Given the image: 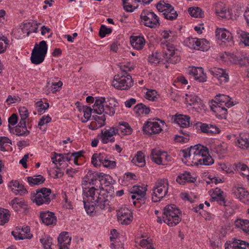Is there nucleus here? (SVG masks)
<instances>
[{"label": "nucleus", "mask_w": 249, "mask_h": 249, "mask_svg": "<svg viewBox=\"0 0 249 249\" xmlns=\"http://www.w3.org/2000/svg\"><path fill=\"white\" fill-rule=\"evenodd\" d=\"M63 83L61 81H59L58 82L53 83L50 87L48 89L45 90L47 94H49L51 91L53 93H55L56 91L59 90L60 88L62 87Z\"/></svg>", "instance_id": "nucleus-46"}, {"label": "nucleus", "mask_w": 249, "mask_h": 249, "mask_svg": "<svg viewBox=\"0 0 249 249\" xmlns=\"http://www.w3.org/2000/svg\"><path fill=\"white\" fill-rule=\"evenodd\" d=\"M51 159L53 163L55 164L59 163L61 165V162L64 161V155L54 152V155L52 157Z\"/></svg>", "instance_id": "nucleus-51"}, {"label": "nucleus", "mask_w": 249, "mask_h": 249, "mask_svg": "<svg viewBox=\"0 0 249 249\" xmlns=\"http://www.w3.org/2000/svg\"><path fill=\"white\" fill-rule=\"evenodd\" d=\"M197 38L188 37L185 41L186 45L191 49L196 50L198 46L197 45Z\"/></svg>", "instance_id": "nucleus-47"}, {"label": "nucleus", "mask_w": 249, "mask_h": 249, "mask_svg": "<svg viewBox=\"0 0 249 249\" xmlns=\"http://www.w3.org/2000/svg\"><path fill=\"white\" fill-rule=\"evenodd\" d=\"M99 179L100 173L93 172L89 170L83 179L82 186L89 187L95 186L98 188L100 183Z\"/></svg>", "instance_id": "nucleus-14"}, {"label": "nucleus", "mask_w": 249, "mask_h": 249, "mask_svg": "<svg viewBox=\"0 0 249 249\" xmlns=\"http://www.w3.org/2000/svg\"><path fill=\"white\" fill-rule=\"evenodd\" d=\"M215 13L218 17L222 19H230V18H231L230 10L227 9L222 2H218L216 4Z\"/></svg>", "instance_id": "nucleus-21"}, {"label": "nucleus", "mask_w": 249, "mask_h": 249, "mask_svg": "<svg viewBox=\"0 0 249 249\" xmlns=\"http://www.w3.org/2000/svg\"><path fill=\"white\" fill-rule=\"evenodd\" d=\"M187 72L189 75H193L194 77L197 76V74H201L202 76L199 75V77H197L199 82H204L206 81L207 77L201 67H192L188 70Z\"/></svg>", "instance_id": "nucleus-25"}, {"label": "nucleus", "mask_w": 249, "mask_h": 249, "mask_svg": "<svg viewBox=\"0 0 249 249\" xmlns=\"http://www.w3.org/2000/svg\"><path fill=\"white\" fill-rule=\"evenodd\" d=\"M140 18L144 26L154 28L160 25L159 18L154 12L147 10H143Z\"/></svg>", "instance_id": "nucleus-12"}, {"label": "nucleus", "mask_w": 249, "mask_h": 249, "mask_svg": "<svg viewBox=\"0 0 249 249\" xmlns=\"http://www.w3.org/2000/svg\"><path fill=\"white\" fill-rule=\"evenodd\" d=\"M161 152L160 150L153 149L152 151L151 158L153 161L158 164H162V158L160 157Z\"/></svg>", "instance_id": "nucleus-38"}, {"label": "nucleus", "mask_w": 249, "mask_h": 249, "mask_svg": "<svg viewBox=\"0 0 249 249\" xmlns=\"http://www.w3.org/2000/svg\"><path fill=\"white\" fill-rule=\"evenodd\" d=\"M235 226L240 229L244 232L249 234V220L247 219H237L234 222Z\"/></svg>", "instance_id": "nucleus-28"}, {"label": "nucleus", "mask_w": 249, "mask_h": 249, "mask_svg": "<svg viewBox=\"0 0 249 249\" xmlns=\"http://www.w3.org/2000/svg\"><path fill=\"white\" fill-rule=\"evenodd\" d=\"M233 105V102L231 101L230 96L219 94L215 96L214 99L212 100L210 106L211 109L216 115L221 118H225V116L227 114V109L226 107L229 108Z\"/></svg>", "instance_id": "nucleus-4"}, {"label": "nucleus", "mask_w": 249, "mask_h": 249, "mask_svg": "<svg viewBox=\"0 0 249 249\" xmlns=\"http://www.w3.org/2000/svg\"><path fill=\"white\" fill-rule=\"evenodd\" d=\"M215 35L218 39L223 42H230L232 40L231 34L224 28H218L215 31Z\"/></svg>", "instance_id": "nucleus-23"}, {"label": "nucleus", "mask_w": 249, "mask_h": 249, "mask_svg": "<svg viewBox=\"0 0 249 249\" xmlns=\"http://www.w3.org/2000/svg\"><path fill=\"white\" fill-rule=\"evenodd\" d=\"M165 124L164 121L154 118L149 119L146 122L142 127L144 134L148 135L159 134L162 130V125Z\"/></svg>", "instance_id": "nucleus-10"}, {"label": "nucleus", "mask_w": 249, "mask_h": 249, "mask_svg": "<svg viewBox=\"0 0 249 249\" xmlns=\"http://www.w3.org/2000/svg\"><path fill=\"white\" fill-rule=\"evenodd\" d=\"M10 214L5 209L0 208V225H3L9 221Z\"/></svg>", "instance_id": "nucleus-40"}, {"label": "nucleus", "mask_w": 249, "mask_h": 249, "mask_svg": "<svg viewBox=\"0 0 249 249\" xmlns=\"http://www.w3.org/2000/svg\"><path fill=\"white\" fill-rule=\"evenodd\" d=\"M58 244H70L71 237L69 236V233L66 231L61 232L57 238Z\"/></svg>", "instance_id": "nucleus-35"}, {"label": "nucleus", "mask_w": 249, "mask_h": 249, "mask_svg": "<svg viewBox=\"0 0 249 249\" xmlns=\"http://www.w3.org/2000/svg\"><path fill=\"white\" fill-rule=\"evenodd\" d=\"M40 218L42 222L48 226H54L57 222V218L54 213L49 211L40 212Z\"/></svg>", "instance_id": "nucleus-18"}, {"label": "nucleus", "mask_w": 249, "mask_h": 249, "mask_svg": "<svg viewBox=\"0 0 249 249\" xmlns=\"http://www.w3.org/2000/svg\"><path fill=\"white\" fill-rule=\"evenodd\" d=\"M118 103L114 99L110 98L106 100L104 97H98L95 100L93 106V109L87 106H84L82 110L84 113V119L82 120L83 123H86L91 117L92 111L98 114H102L105 113L110 116H112L115 113L116 107Z\"/></svg>", "instance_id": "nucleus-2"}, {"label": "nucleus", "mask_w": 249, "mask_h": 249, "mask_svg": "<svg viewBox=\"0 0 249 249\" xmlns=\"http://www.w3.org/2000/svg\"><path fill=\"white\" fill-rule=\"evenodd\" d=\"M183 157L188 159L195 165H210L214 160L210 156L207 147L198 144L183 150Z\"/></svg>", "instance_id": "nucleus-3"}, {"label": "nucleus", "mask_w": 249, "mask_h": 249, "mask_svg": "<svg viewBox=\"0 0 249 249\" xmlns=\"http://www.w3.org/2000/svg\"><path fill=\"white\" fill-rule=\"evenodd\" d=\"M174 33L171 30H164L161 33V36L163 38L170 41L174 40Z\"/></svg>", "instance_id": "nucleus-48"}, {"label": "nucleus", "mask_w": 249, "mask_h": 249, "mask_svg": "<svg viewBox=\"0 0 249 249\" xmlns=\"http://www.w3.org/2000/svg\"><path fill=\"white\" fill-rule=\"evenodd\" d=\"M148 61L151 64H158L160 61L159 54L158 53H152L148 57Z\"/></svg>", "instance_id": "nucleus-52"}, {"label": "nucleus", "mask_w": 249, "mask_h": 249, "mask_svg": "<svg viewBox=\"0 0 249 249\" xmlns=\"http://www.w3.org/2000/svg\"><path fill=\"white\" fill-rule=\"evenodd\" d=\"M84 208L89 214L96 210H105L109 206L110 196L105 190H101L95 186H82Z\"/></svg>", "instance_id": "nucleus-1"}, {"label": "nucleus", "mask_w": 249, "mask_h": 249, "mask_svg": "<svg viewBox=\"0 0 249 249\" xmlns=\"http://www.w3.org/2000/svg\"><path fill=\"white\" fill-rule=\"evenodd\" d=\"M53 238L48 235H44L40 239L43 247L45 249H50L52 244Z\"/></svg>", "instance_id": "nucleus-43"}, {"label": "nucleus", "mask_w": 249, "mask_h": 249, "mask_svg": "<svg viewBox=\"0 0 249 249\" xmlns=\"http://www.w3.org/2000/svg\"><path fill=\"white\" fill-rule=\"evenodd\" d=\"M48 46L44 40L40 41L38 45L36 44L33 49L30 57L31 62L38 65L43 62L47 53Z\"/></svg>", "instance_id": "nucleus-8"}, {"label": "nucleus", "mask_w": 249, "mask_h": 249, "mask_svg": "<svg viewBox=\"0 0 249 249\" xmlns=\"http://www.w3.org/2000/svg\"><path fill=\"white\" fill-rule=\"evenodd\" d=\"M120 68L121 70V73L128 74L127 72L134 70L135 67L132 63L127 62L126 63L122 64L120 66Z\"/></svg>", "instance_id": "nucleus-44"}, {"label": "nucleus", "mask_w": 249, "mask_h": 249, "mask_svg": "<svg viewBox=\"0 0 249 249\" xmlns=\"http://www.w3.org/2000/svg\"><path fill=\"white\" fill-rule=\"evenodd\" d=\"M9 129L11 132L20 136H26L30 133L27 127H22L19 126H16L15 127L9 126Z\"/></svg>", "instance_id": "nucleus-33"}, {"label": "nucleus", "mask_w": 249, "mask_h": 249, "mask_svg": "<svg viewBox=\"0 0 249 249\" xmlns=\"http://www.w3.org/2000/svg\"><path fill=\"white\" fill-rule=\"evenodd\" d=\"M111 236L110 237V240L111 242L110 245V248L112 249H115V245L114 243V241L118 237V232L116 230L113 229L110 231Z\"/></svg>", "instance_id": "nucleus-54"}, {"label": "nucleus", "mask_w": 249, "mask_h": 249, "mask_svg": "<svg viewBox=\"0 0 249 249\" xmlns=\"http://www.w3.org/2000/svg\"><path fill=\"white\" fill-rule=\"evenodd\" d=\"M18 111L21 120H26L29 116L28 109L24 107H21L19 108Z\"/></svg>", "instance_id": "nucleus-55"}, {"label": "nucleus", "mask_w": 249, "mask_h": 249, "mask_svg": "<svg viewBox=\"0 0 249 249\" xmlns=\"http://www.w3.org/2000/svg\"><path fill=\"white\" fill-rule=\"evenodd\" d=\"M237 34L241 41L246 46H249V33L240 30L237 31Z\"/></svg>", "instance_id": "nucleus-41"}, {"label": "nucleus", "mask_w": 249, "mask_h": 249, "mask_svg": "<svg viewBox=\"0 0 249 249\" xmlns=\"http://www.w3.org/2000/svg\"><path fill=\"white\" fill-rule=\"evenodd\" d=\"M140 245L142 247H146L148 249H154L148 238L141 240L140 242Z\"/></svg>", "instance_id": "nucleus-61"}, {"label": "nucleus", "mask_w": 249, "mask_h": 249, "mask_svg": "<svg viewBox=\"0 0 249 249\" xmlns=\"http://www.w3.org/2000/svg\"><path fill=\"white\" fill-rule=\"evenodd\" d=\"M209 72L217 80L218 82L216 83L217 85H221L229 81V76L226 70L214 67L209 70Z\"/></svg>", "instance_id": "nucleus-15"}, {"label": "nucleus", "mask_w": 249, "mask_h": 249, "mask_svg": "<svg viewBox=\"0 0 249 249\" xmlns=\"http://www.w3.org/2000/svg\"><path fill=\"white\" fill-rule=\"evenodd\" d=\"M116 132L118 135H129L132 131V129L127 123H119L118 125L116 126Z\"/></svg>", "instance_id": "nucleus-26"}, {"label": "nucleus", "mask_w": 249, "mask_h": 249, "mask_svg": "<svg viewBox=\"0 0 249 249\" xmlns=\"http://www.w3.org/2000/svg\"><path fill=\"white\" fill-rule=\"evenodd\" d=\"M163 15L166 19L173 20L177 18L178 14L173 6L169 9V11H165L164 13H163Z\"/></svg>", "instance_id": "nucleus-36"}, {"label": "nucleus", "mask_w": 249, "mask_h": 249, "mask_svg": "<svg viewBox=\"0 0 249 249\" xmlns=\"http://www.w3.org/2000/svg\"><path fill=\"white\" fill-rule=\"evenodd\" d=\"M173 7L171 4L165 3L164 1H160L156 5L158 10L160 12L164 13L165 11H169V9Z\"/></svg>", "instance_id": "nucleus-42"}, {"label": "nucleus", "mask_w": 249, "mask_h": 249, "mask_svg": "<svg viewBox=\"0 0 249 249\" xmlns=\"http://www.w3.org/2000/svg\"><path fill=\"white\" fill-rule=\"evenodd\" d=\"M134 111L138 115H147L150 113V108L142 103H140L134 107Z\"/></svg>", "instance_id": "nucleus-30"}, {"label": "nucleus", "mask_w": 249, "mask_h": 249, "mask_svg": "<svg viewBox=\"0 0 249 249\" xmlns=\"http://www.w3.org/2000/svg\"><path fill=\"white\" fill-rule=\"evenodd\" d=\"M12 234L16 240H23L27 238L25 234H21V232L18 228L16 229V231H13L12 232Z\"/></svg>", "instance_id": "nucleus-60"}, {"label": "nucleus", "mask_w": 249, "mask_h": 249, "mask_svg": "<svg viewBox=\"0 0 249 249\" xmlns=\"http://www.w3.org/2000/svg\"><path fill=\"white\" fill-rule=\"evenodd\" d=\"M9 44V40L7 37L2 36L0 37V53H3L6 49V46Z\"/></svg>", "instance_id": "nucleus-49"}, {"label": "nucleus", "mask_w": 249, "mask_h": 249, "mask_svg": "<svg viewBox=\"0 0 249 249\" xmlns=\"http://www.w3.org/2000/svg\"><path fill=\"white\" fill-rule=\"evenodd\" d=\"M146 189L145 187H143L141 186H136L135 185L133 187V190L132 193H134L135 194H141V193H143V195L146 194Z\"/></svg>", "instance_id": "nucleus-62"}, {"label": "nucleus", "mask_w": 249, "mask_h": 249, "mask_svg": "<svg viewBox=\"0 0 249 249\" xmlns=\"http://www.w3.org/2000/svg\"><path fill=\"white\" fill-rule=\"evenodd\" d=\"M117 134L116 127H107L102 130L100 137L103 143L106 144L108 142H113L115 141L114 135Z\"/></svg>", "instance_id": "nucleus-17"}, {"label": "nucleus", "mask_w": 249, "mask_h": 249, "mask_svg": "<svg viewBox=\"0 0 249 249\" xmlns=\"http://www.w3.org/2000/svg\"><path fill=\"white\" fill-rule=\"evenodd\" d=\"M112 32V29L110 28H107L105 25H101L99 32V35L101 38L105 37L106 35L109 34Z\"/></svg>", "instance_id": "nucleus-53"}, {"label": "nucleus", "mask_w": 249, "mask_h": 249, "mask_svg": "<svg viewBox=\"0 0 249 249\" xmlns=\"http://www.w3.org/2000/svg\"><path fill=\"white\" fill-rule=\"evenodd\" d=\"M19 231L21 232V234H25L27 238L26 239H30L32 237V235L30 233V228L28 226L22 227L21 229L20 227H17Z\"/></svg>", "instance_id": "nucleus-56"}, {"label": "nucleus", "mask_w": 249, "mask_h": 249, "mask_svg": "<svg viewBox=\"0 0 249 249\" xmlns=\"http://www.w3.org/2000/svg\"><path fill=\"white\" fill-rule=\"evenodd\" d=\"M131 46L136 50H142L145 44V40L142 36H131L130 39Z\"/></svg>", "instance_id": "nucleus-24"}, {"label": "nucleus", "mask_w": 249, "mask_h": 249, "mask_svg": "<svg viewBox=\"0 0 249 249\" xmlns=\"http://www.w3.org/2000/svg\"><path fill=\"white\" fill-rule=\"evenodd\" d=\"M188 12L191 16L194 18H202L204 15L201 8L198 7H191L188 9Z\"/></svg>", "instance_id": "nucleus-37"}, {"label": "nucleus", "mask_w": 249, "mask_h": 249, "mask_svg": "<svg viewBox=\"0 0 249 249\" xmlns=\"http://www.w3.org/2000/svg\"><path fill=\"white\" fill-rule=\"evenodd\" d=\"M51 193V189L42 188L36 190V193H32L31 199L33 202L38 206L43 204H48L51 202L50 196Z\"/></svg>", "instance_id": "nucleus-11"}, {"label": "nucleus", "mask_w": 249, "mask_h": 249, "mask_svg": "<svg viewBox=\"0 0 249 249\" xmlns=\"http://www.w3.org/2000/svg\"><path fill=\"white\" fill-rule=\"evenodd\" d=\"M12 190L16 195L19 194L20 195H22L27 193V190L26 189V188H24V186L22 185V184H20V185L18 187V188H13Z\"/></svg>", "instance_id": "nucleus-59"}, {"label": "nucleus", "mask_w": 249, "mask_h": 249, "mask_svg": "<svg viewBox=\"0 0 249 249\" xmlns=\"http://www.w3.org/2000/svg\"><path fill=\"white\" fill-rule=\"evenodd\" d=\"M194 127L197 131L205 133L208 135H213L220 132V129L216 125L211 124L203 123L197 122L194 125Z\"/></svg>", "instance_id": "nucleus-13"}, {"label": "nucleus", "mask_w": 249, "mask_h": 249, "mask_svg": "<svg viewBox=\"0 0 249 249\" xmlns=\"http://www.w3.org/2000/svg\"><path fill=\"white\" fill-rule=\"evenodd\" d=\"M181 212L174 204L166 206L163 209V222L171 227L177 225L181 220Z\"/></svg>", "instance_id": "nucleus-5"}, {"label": "nucleus", "mask_w": 249, "mask_h": 249, "mask_svg": "<svg viewBox=\"0 0 249 249\" xmlns=\"http://www.w3.org/2000/svg\"><path fill=\"white\" fill-rule=\"evenodd\" d=\"M11 144V141L7 137H0V149L2 151H6L5 147Z\"/></svg>", "instance_id": "nucleus-50"}, {"label": "nucleus", "mask_w": 249, "mask_h": 249, "mask_svg": "<svg viewBox=\"0 0 249 249\" xmlns=\"http://www.w3.org/2000/svg\"><path fill=\"white\" fill-rule=\"evenodd\" d=\"M51 120L52 118L49 115L43 116L40 119L38 124V126L39 129L43 131H45L46 130V128H43L42 126L45 124L50 123L51 121Z\"/></svg>", "instance_id": "nucleus-45"}, {"label": "nucleus", "mask_w": 249, "mask_h": 249, "mask_svg": "<svg viewBox=\"0 0 249 249\" xmlns=\"http://www.w3.org/2000/svg\"><path fill=\"white\" fill-rule=\"evenodd\" d=\"M230 248L228 249H249V243L243 240L234 239Z\"/></svg>", "instance_id": "nucleus-29"}, {"label": "nucleus", "mask_w": 249, "mask_h": 249, "mask_svg": "<svg viewBox=\"0 0 249 249\" xmlns=\"http://www.w3.org/2000/svg\"><path fill=\"white\" fill-rule=\"evenodd\" d=\"M237 142L239 147L247 149L249 147V134H240Z\"/></svg>", "instance_id": "nucleus-34"}, {"label": "nucleus", "mask_w": 249, "mask_h": 249, "mask_svg": "<svg viewBox=\"0 0 249 249\" xmlns=\"http://www.w3.org/2000/svg\"><path fill=\"white\" fill-rule=\"evenodd\" d=\"M118 221L122 225H128L133 220L132 213L127 208H121L117 212Z\"/></svg>", "instance_id": "nucleus-16"}, {"label": "nucleus", "mask_w": 249, "mask_h": 249, "mask_svg": "<svg viewBox=\"0 0 249 249\" xmlns=\"http://www.w3.org/2000/svg\"><path fill=\"white\" fill-rule=\"evenodd\" d=\"M112 85L116 89L127 90L133 86V81L130 74L119 73L114 76Z\"/></svg>", "instance_id": "nucleus-9"}, {"label": "nucleus", "mask_w": 249, "mask_h": 249, "mask_svg": "<svg viewBox=\"0 0 249 249\" xmlns=\"http://www.w3.org/2000/svg\"><path fill=\"white\" fill-rule=\"evenodd\" d=\"M45 180V178L40 175L27 177V181L31 186L41 184Z\"/></svg>", "instance_id": "nucleus-31"}, {"label": "nucleus", "mask_w": 249, "mask_h": 249, "mask_svg": "<svg viewBox=\"0 0 249 249\" xmlns=\"http://www.w3.org/2000/svg\"><path fill=\"white\" fill-rule=\"evenodd\" d=\"M229 61L234 64L240 66H246L249 64V59L245 56H241L239 53H229L228 55Z\"/></svg>", "instance_id": "nucleus-19"}, {"label": "nucleus", "mask_w": 249, "mask_h": 249, "mask_svg": "<svg viewBox=\"0 0 249 249\" xmlns=\"http://www.w3.org/2000/svg\"><path fill=\"white\" fill-rule=\"evenodd\" d=\"M172 120L180 125V127H188L190 126V117L188 115L179 114L171 116Z\"/></svg>", "instance_id": "nucleus-22"}, {"label": "nucleus", "mask_w": 249, "mask_h": 249, "mask_svg": "<svg viewBox=\"0 0 249 249\" xmlns=\"http://www.w3.org/2000/svg\"><path fill=\"white\" fill-rule=\"evenodd\" d=\"M160 45L163 50V59L166 62L176 64L180 61L179 51L174 44L165 40L161 41Z\"/></svg>", "instance_id": "nucleus-6"}, {"label": "nucleus", "mask_w": 249, "mask_h": 249, "mask_svg": "<svg viewBox=\"0 0 249 249\" xmlns=\"http://www.w3.org/2000/svg\"><path fill=\"white\" fill-rule=\"evenodd\" d=\"M102 164L105 167L113 168L116 166V162L115 161L109 160L107 157L102 163Z\"/></svg>", "instance_id": "nucleus-64"}, {"label": "nucleus", "mask_w": 249, "mask_h": 249, "mask_svg": "<svg viewBox=\"0 0 249 249\" xmlns=\"http://www.w3.org/2000/svg\"><path fill=\"white\" fill-rule=\"evenodd\" d=\"M132 162L136 166L143 167L145 164L144 155L141 151H138L136 155L133 158Z\"/></svg>", "instance_id": "nucleus-32"}, {"label": "nucleus", "mask_w": 249, "mask_h": 249, "mask_svg": "<svg viewBox=\"0 0 249 249\" xmlns=\"http://www.w3.org/2000/svg\"><path fill=\"white\" fill-rule=\"evenodd\" d=\"M168 186L169 183L167 179H158L152 189V201L157 202L163 198L168 193Z\"/></svg>", "instance_id": "nucleus-7"}, {"label": "nucleus", "mask_w": 249, "mask_h": 249, "mask_svg": "<svg viewBox=\"0 0 249 249\" xmlns=\"http://www.w3.org/2000/svg\"><path fill=\"white\" fill-rule=\"evenodd\" d=\"M157 92L155 90L150 89L146 92V98L149 100L154 101L157 98Z\"/></svg>", "instance_id": "nucleus-57"}, {"label": "nucleus", "mask_w": 249, "mask_h": 249, "mask_svg": "<svg viewBox=\"0 0 249 249\" xmlns=\"http://www.w3.org/2000/svg\"><path fill=\"white\" fill-rule=\"evenodd\" d=\"M197 45L198 46L196 50L204 52L207 51L209 48V42L205 39H198Z\"/></svg>", "instance_id": "nucleus-39"}, {"label": "nucleus", "mask_w": 249, "mask_h": 249, "mask_svg": "<svg viewBox=\"0 0 249 249\" xmlns=\"http://www.w3.org/2000/svg\"><path fill=\"white\" fill-rule=\"evenodd\" d=\"M248 167L245 164L238 162L235 163L233 165V169L234 170H237L239 172H241V173L244 172Z\"/></svg>", "instance_id": "nucleus-58"}, {"label": "nucleus", "mask_w": 249, "mask_h": 249, "mask_svg": "<svg viewBox=\"0 0 249 249\" xmlns=\"http://www.w3.org/2000/svg\"><path fill=\"white\" fill-rule=\"evenodd\" d=\"M224 192L219 188H216L213 192L211 195V197L210 198V201L213 202V199L221 196V195H223Z\"/></svg>", "instance_id": "nucleus-63"}, {"label": "nucleus", "mask_w": 249, "mask_h": 249, "mask_svg": "<svg viewBox=\"0 0 249 249\" xmlns=\"http://www.w3.org/2000/svg\"><path fill=\"white\" fill-rule=\"evenodd\" d=\"M99 185L98 188L101 190H105L103 187L104 185L105 186H108L112 183V178L111 177L108 175L100 173Z\"/></svg>", "instance_id": "nucleus-27"}, {"label": "nucleus", "mask_w": 249, "mask_h": 249, "mask_svg": "<svg viewBox=\"0 0 249 249\" xmlns=\"http://www.w3.org/2000/svg\"><path fill=\"white\" fill-rule=\"evenodd\" d=\"M232 191L236 198L245 204L249 203V193L244 188L235 187Z\"/></svg>", "instance_id": "nucleus-20"}]
</instances>
